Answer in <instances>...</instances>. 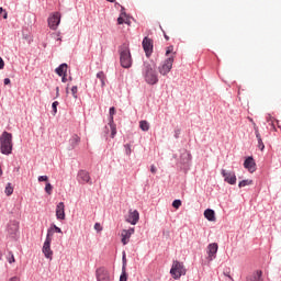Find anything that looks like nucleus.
Wrapping results in <instances>:
<instances>
[{"instance_id":"nucleus-1","label":"nucleus","mask_w":281,"mask_h":281,"mask_svg":"<svg viewBox=\"0 0 281 281\" xmlns=\"http://www.w3.org/2000/svg\"><path fill=\"white\" fill-rule=\"evenodd\" d=\"M142 74H143L144 80L147 85L154 86V85L158 83L159 78L156 72V67L153 63L144 61L143 68H142Z\"/></svg>"},{"instance_id":"nucleus-2","label":"nucleus","mask_w":281,"mask_h":281,"mask_svg":"<svg viewBox=\"0 0 281 281\" xmlns=\"http://www.w3.org/2000/svg\"><path fill=\"white\" fill-rule=\"evenodd\" d=\"M119 53H120V64L123 68H131L133 64L132 55H131V49L130 45L127 43H123L119 47Z\"/></svg>"},{"instance_id":"nucleus-3","label":"nucleus","mask_w":281,"mask_h":281,"mask_svg":"<svg viewBox=\"0 0 281 281\" xmlns=\"http://www.w3.org/2000/svg\"><path fill=\"white\" fill-rule=\"evenodd\" d=\"M13 136L10 134V132H2V135L0 136V153L2 155H11L13 150V143H12Z\"/></svg>"},{"instance_id":"nucleus-4","label":"nucleus","mask_w":281,"mask_h":281,"mask_svg":"<svg viewBox=\"0 0 281 281\" xmlns=\"http://www.w3.org/2000/svg\"><path fill=\"white\" fill-rule=\"evenodd\" d=\"M187 273V270L183 266V263L179 261H173L172 267L170 269V274L173 279H180L181 276H184Z\"/></svg>"},{"instance_id":"nucleus-5","label":"nucleus","mask_w":281,"mask_h":281,"mask_svg":"<svg viewBox=\"0 0 281 281\" xmlns=\"http://www.w3.org/2000/svg\"><path fill=\"white\" fill-rule=\"evenodd\" d=\"M52 241L50 234L46 235V240L44 241V246L42 247V254L48 260H53L54 251L52 250Z\"/></svg>"},{"instance_id":"nucleus-6","label":"nucleus","mask_w":281,"mask_h":281,"mask_svg":"<svg viewBox=\"0 0 281 281\" xmlns=\"http://www.w3.org/2000/svg\"><path fill=\"white\" fill-rule=\"evenodd\" d=\"M175 57H168L167 59L164 60V63L159 66V74L162 76L168 75L173 66Z\"/></svg>"},{"instance_id":"nucleus-7","label":"nucleus","mask_w":281,"mask_h":281,"mask_svg":"<svg viewBox=\"0 0 281 281\" xmlns=\"http://www.w3.org/2000/svg\"><path fill=\"white\" fill-rule=\"evenodd\" d=\"M61 14L60 12H53L50 16H48V27L50 30L56 31L60 24Z\"/></svg>"},{"instance_id":"nucleus-8","label":"nucleus","mask_w":281,"mask_h":281,"mask_svg":"<svg viewBox=\"0 0 281 281\" xmlns=\"http://www.w3.org/2000/svg\"><path fill=\"white\" fill-rule=\"evenodd\" d=\"M97 281H113L111 273L108 269L101 267L95 270Z\"/></svg>"},{"instance_id":"nucleus-9","label":"nucleus","mask_w":281,"mask_h":281,"mask_svg":"<svg viewBox=\"0 0 281 281\" xmlns=\"http://www.w3.org/2000/svg\"><path fill=\"white\" fill-rule=\"evenodd\" d=\"M142 46L146 57H150L154 52V41L150 37L145 36L143 38Z\"/></svg>"},{"instance_id":"nucleus-10","label":"nucleus","mask_w":281,"mask_h":281,"mask_svg":"<svg viewBox=\"0 0 281 281\" xmlns=\"http://www.w3.org/2000/svg\"><path fill=\"white\" fill-rule=\"evenodd\" d=\"M221 175L224 178V181L231 186H235L237 183V177L235 172H227L226 170H222Z\"/></svg>"},{"instance_id":"nucleus-11","label":"nucleus","mask_w":281,"mask_h":281,"mask_svg":"<svg viewBox=\"0 0 281 281\" xmlns=\"http://www.w3.org/2000/svg\"><path fill=\"white\" fill-rule=\"evenodd\" d=\"M125 221L131 225H136L139 222V212L137 210H130Z\"/></svg>"},{"instance_id":"nucleus-12","label":"nucleus","mask_w":281,"mask_h":281,"mask_svg":"<svg viewBox=\"0 0 281 281\" xmlns=\"http://www.w3.org/2000/svg\"><path fill=\"white\" fill-rule=\"evenodd\" d=\"M135 234V228L124 229L121 232V243L123 245H127L132 235Z\"/></svg>"},{"instance_id":"nucleus-13","label":"nucleus","mask_w":281,"mask_h":281,"mask_svg":"<svg viewBox=\"0 0 281 281\" xmlns=\"http://www.w3.org/2000/svg\"><path fill=\"white\" fill-rule=\"evenodd\" d=\"M218 251V245L216 243L210 244L207 246V260L213 261L216 258Z\"/></svg>"},{"instance_id":"nucleus-14","label":"nucleus","mask_w":281,"mask_h":281,"mask_svg":"<svg viewBox=\"0 0 281 281\" xmlns=\"http://www.w3.org/2000/svg\"><path fill=\"white\" fill-rule=\"evenodd\" d=\"M244 168L251 173H254L257 170V165L252 156H249L248 158H246L244 162Z\"/></svg>"},{"instance_id":"nucleus-15","label":"nucleus","mask_w":281,"mask_h":281,"mask_svg":"<svg viewBox=\"0 0 281 281\" xmlns=\"http://www.w3.org/2000/svg\"><path fill=\"white\" fill-rule=\"evenodd\" d=\"M55 215L57 216V220H59V221H65L66 220L65 204L63 202L57 204Z\"/></svg>"},{"instance_id":"nucleus-16","label":"nucleus","mask_w":281,"mask_h":281,"mask_svg":"<svg viewBox=\"0 0 281 281\" xmlns=\"http://www.w3.org/2000/svg\"><path fill=\"white\" fill-rule=\"evenodd\" d=\"M77 178H78V181L81 182V183H90V184H92L91 183L90 175L87 171L80 170L78 172Z\"/></svg>"},{"instance_id":"nucleus-17","label":"nucleus","mask_w":281,"mask_h":281,"mask_svg":"<svg viewBox=\"0 0 281 281\" xmlns=\"http://www.w3.org/2000/svg\"><path fill=\"white\" fill-rule=\"evenodd\" d=\"M80 136H77V134H74L71 138H69V150L75 149L80 144Z\"/></svg>"},{"instance_id":"nucleus-18","label":"nucleus","mask_w":281,"mask_h":281,"mask_svg":"<svg viewBox=\"0 0 281 281\" xmlns=\"http://www.w3.org/2000/svg\"><path fill=\"white\" fill-rule=\"evenodd\" d=\"M246 281H263L262 279V271H257L249 277H247Z\"/></svg>"},{"instance_id":"nucleus-19","label":"nucleus","mask_w":281,"mask_h":281,"mask_svg":"<svg viewBox=\"0 0 281 281\" xmlns=\"http://www.w3.org/2000/svg\"><path fill=\"white\" fill-rule=\"evenodd\" d=\"M67 68H68V65L66 63H63L61 65H59V67H57V69H55V72H57L59 77H63L66 75Z\"/></svg>"},{"instance_id":"nucleus-20","label":"nucleus","mask_w":281,"mask_h":281,"mask_svg":"<svg viewBox=\"0 0 281 281\" xmlns=\"http://www.w3.org/2000/svg\"><path fill=\"white\" fill-rule=\"evenodd\" d=\"M204 217L210 221V222H215L216 217H215V212L213 210H206L204 211Z\"/></svg>"},{"instance_id":"nucleus-21","label":"nucleus","mask_w":281,"mask_h":281,"mask_svg":"<svg viewBox=\"0 0 281 281\" xmlns=\"http://www.w3.org/2000/svg\"><path fill=\"white\" fill-rule=\"evenodd\" d=\"M181 158V164H189L192 159L191 154H189V151H182V154L180 155Z\"/></svg>"},{"instance_id":"nucleus-22","label":"nucleus","mask_w":281,"mask_h":281,"mask_svg":"<svg viewBox=\"0 0 281 281\" xmlns=\"http://www.w3.org/2000/svg\"><path fill=\"white\" fill-rule=\"evenodd\" d=\"M54 233L57 234H63L61 228L57 227L56 225L50 226V228H48V233L46 235L50 234V238L53 239Z\"/></svg>"},{"instance_id":"nucleus-23","label":"nucleus","mask_w":281,"mask_h":281,"mask_svg":"<svg viewBox=\"0 0 281 281\" xmlns=\"http://www.w3.org/2000/svg\"><path fill=\"white\" fill-rule=\"evenodd\" d=\"M139 128L143 132H148L149 128H150V125H149L148 121H139Z\"/></svg>"},{"instance_id":"nucleus-24","label":"nucleus","mask_w":281,"mask_h":281,"mask_svg":"<svg viewBox=\"0 0 281 281\" xmlns=\"http://www.w3.org/2000/svg\"><path fill=\"white\" fill-rule=\"evenodd\" d=\"M97 78L101 82V87H105V74L103 71L97 72Z\"/></svg>"},{"instance_id":"nucleus-25","label":"nucleus","mask_w":281,"mask_h":281,"mask_svg":"<svg viewBox=\"0 0 281 281\" xmlns=\"http://www.w3.org/2000/svg\"><path fill=\"white\" fill-rule=\"evenodd\" d=\"M109 127H110V131H111V138H114L117 131H116V125L114 122H109Z\"/></svg>"},{"instance_id":"nucleus-26","label":"nucleus","mask_w":281,"mask_h":281,"mask_svg":"<svg viewBox=\"0 0 281 281\" xmlns=\"http://www.w3.org/2000/svg\"><path fill=\"white\" fill-rule=\"evenodd\" d=\"M13 192H14V189H13L12 184L7 183V189H4V194H7V196H10L13 194Z\"/></svg>"},{"instance_id":"nucleus-27","label":"nucleus","mask_w":281,"mask_h":281,"mask_svg":"<svg viewBox=\"0 0 281 281\" xmlns=\"http://www.w3.org/2000/svg\"><path fill=\"white\" fill-rule=\"evenodd\" d=\"M128 279V276H127V272L125 270V265L122 266V273L120 276V280L119 281H127Z\"/></svg>"},{"instance_id":"nucleus-28","label":"nucleus","mask_w":281,"mask_h":281,"mask_svg":"<svg viewBox=\"0 0 281 281\" xmlns=\"http://www.w3.org/2000/svg\"><path fill=\"white\" fill-rule=\"evenodd\" d=\"M252 184H254L252 180H244L238 183V188H245V187L252 186Z\"/></svg>"},{"instance_id":"nucleus-29","label":"nucleus","mask_w":281,"mask_h":281,"mask_svg":"<svg viewBox=\"0 0 281 281\" xmlns=\"http://www.w3.org/2000/svg\"><path fill=\"white\" fill-rule=\"evenodd\" d=\"M254 130H255V135H256L257 140L260 142V139H262V136H261V134L259 132V127L257 126L256 123H254Z\"/></svg>"},{"instance_id":"nucleus-30","label":"nucleus","mask_w":281,"mask_h":281,"mask_svg":"<svg viewBox=\"0 0 281 281\" xmlns=\"http://www.w3.org/2000/svg\"><path fill=\"white\" fill-rule=\"evenodd\" d=\"M109 115H110L109 122L113 123L114 122V115H115V108H110L109 109Z\"/></svg>"},{"instance_id":"nucleus-31","label":"nucleus","mask_w":281,"mask_h":281,"mask_svg":"<svg viewBox=\"0 0 281 281\" xmlns=\"http://www.w3.org/2000/svg\"><path fill=\"white\" fill-rule=\"evenodd\" d=\"M71 95L74 99H78V87L77 86H72V88L70 89Z\"/></svg>"},{"instance_id":"nucleus-32","label":"nucleus","mask_w":281,"mask_h":281,"mask_svg":"<svg viewBox=\"0 0 281 281\" xmlns=\"http://www.w3.org/2000/svg\"><path fill=\"white\" fill-rule=\"evenodd\" d=\"M53 186L50 183H46V188H44V191H46V193L48 195H50L53 193Z\"/></svg>"},{"instance_id":"nucleus-33","label":"nucleus","mask_w":281,"mask_h":281,"mask_svg":"<svg viewBox=\"0 0 281 281\" xmlns=\"http://www.w3.org/2000/svg\"><path fill=\"white\" fill-rule=\"evenodd\" d=\"M182 205V202L180 200H175L172 202V207H175L176 210L180 209Z\"/></svg>"},{"instance_id":"nucleus-34","label":"nucleus","mask_w":281,"mask_h":281,"mask_svg":"<svg viewBox=\"0 0 281 281\" xmlns=\"http://www.w3.org/2000/svg\"><path fill=\"white\" fill-rule=\"evenodd\" d=\"M59 105V102L58 101H54L53 102V115H56L58 110H57V106Z\"/></svg>"},{"instance_id":"nucleus-35","label":"nucleus","mask_w":281,"mask_h":281,"mask_svg":"<svg viewBox=\"0 0 281 281\" xmlns=\"http://www.w3.org/2000/svg\"><path fill=\"white\" fill-rule=\"evenodd\" d=\"M258 148L260 150H265V148H266V145H265L262 138H259V140H258Z\"/></svg>"},{"instance_id":"nucleus-36","label":"nucleus","mask_w":281,"mask_h":281,"mask_svg":"<svg viewBox=\"0 0 281 281\" xmlns=\"http://www.w3.org/2000/svg\"><path fill=\"white\" fill-rule=\"evenodd\" d=\"M7 261H9V263H14L15 262V258H14V255L12 252H9V258H7Z\"/></svg>"},{"instance_id":"nucleus-37","label":"nucleus","mask_w":281,"mask_h":281,"mask_svg":"<svg viewBox=\"0 0 281 281\" xmlns=\"http://www.w3.org/2000/svg\"><path fill=\"white\" fill-rule=\"evenodd\" d=\"M124 148H125V154H126L127 156H130V155L132 154V147H131V145H124Z\"/></svg>"},{"instance_id":"nucleus-38","label":"nucleus","mask_w":281,"mask_h":281,"mask_svg":"<svg viewBox=\"0 0 281 281\" xmlns=\"http://www.w3.org/2000/svg\"><path fill=\"white\" fill-rule=\"evenodd\" d=\"M124 23H125L124 15H120V16L117 18V24H119V25H122V24H124Z\"/></svg>"},{"instance_id":"nucleus-39","label":"nucleus","mask_w":281,"mask_h":281,"mask_svg":"<svg viewBox=\"0 0 281 281\" xmlns=\"http://www.w3.org/2000/svg\"><path fill=\"white\" fill-rule=\"evenodd\" d=\"M37 181H40V182H47L48 181V177L47 176H42V177L37 178Z\"/></svg>"},{"instance_id":"nucleus-40","label":"nucleus","mask_w":281,"mask_h":281,"mask_svg":"<svg viewBox=\"0 0 281 281\" xmlns=\"http://www.w3.org/2000/svg\"><path fill=\"white\" fill-rule=\"evenodd\" d=\"M93 228H94V231H97V232H102V229H103L102 226H101V224H98V223L94 224Z\"/></svg>"},{"instance_id":"nucleus-41","label":"nucleus","mask_w":281,"mask_h":281,"mask_svg":"<svg viewBox=\"0 0 281 281\" xmlns=\"http://www.w3.org/2000/svg\"><path fill=\"white\" fill-rule=\"evenodd\" d=\"M122 261H123L124 270L126 271V255L125 254H123Z\"/></svg>"},{"instance_id":"nucleus-42","label":"nucleus","mask_w":281,"mask_h":281,"mask_svg":"<svg viewBox=\"0 0 281 281\" xmlns=\"http://www.w3.org/2000/svg\"><path fill=\"white\" fill-rule=\"evenodd\" d=\"M173 52V46H168L166 50V55H169Z\"/></svg>"},{"instance_id":"nucleus-43","label":"nucleus","mask_w":281,"mask_h":281,"mask_svg":"<svg viewBox=\"0 0 281 281\" xmlns=\"http://www.w3.org/2000/svg\"><path fill=\"white\" fill-rule=\"evenodd\" d=\"M150 172H151L153 175H155V173L157 172V168L155 167V165H151V166H150Z\"/></svg>"},{"instance_id":"nucleus-44","label":"nucleus","mask_w":281,"mask_h":281,"mask_svg":"<svg viewBox=\"0 0 281 281\" xmlns=\"http://www.w3.org/2000/svg\"><path fill=\"white\" fill-rule=\"evenodd\" d=\"M121 16H126L125 8L121 7Z\"/></svg>"},{"instance_id":"nucleus-45","label":"nucleus","mask_w":281,"mask_h":281,"mask_svg":"<svg viewBox=\"0 0 281 281\" xmlns=\"http://www.w3.org/2000/svg\"><path fill=\"white\" fill-rule=\"evenodd\" d=\"M11 83V79L10 78H4V86H9Z\"/></svg>"},{"instance_id":"nucleus-46","label":"nucleus","mask_w":281,"mask_h":281,"mask_svg":"<svg viewBox=\"0 0 281 281\" xmlns=\"http://www.w3.org/2000/svg\"><path fill=\"white\" fill-rule=\"evenodd\" d=\"M9 281H21V279L18 277H13V278L9 279Z\"/></svg>"},{"instance_id":"nucleus-47","label":"nucleus","mask_w":281,"mask_h":281,"mask_svg":"<svg viewBox=\"0 0 281 281\" xmlns=\"http://www.w3.org/2000/svg\"><path fill=\"white\" fill-rule=\"evenodd\" d=\"M61 82H67V77H66V75H61Z\"/></svg>"},{"instance_id":"nucleus-48","label":"nucleus","mask_w":281,"mask_h":281,"mask_svg":"<svg viewBox=\"0 0 281 281\" xmlns=\"http://www.w3.org/2000/svg\"><path fill=\"white\" fill-rule=\"evenodd\" d=\"M2 19L7 20L8 19V12L4 11V13L2 14Z\"/></svg>"},{"instance_id":"nucleus-49","label":"nucleus","mask_w":281,"mask_h":281,"mask_svg":"<svg viewBox=\"0 0 281 281\" xmlns=\"http://www.w3.org/2000/svg\"><path fill=\"white\" fill-rule=\"evenodd\" d=\"M248 121L250 122V123H252V126H255V121H254V119H250V116H248Z\"/></svg>"},{"instance_id":"nucleus-50","label":"nucleus","mask_w":281,"mask_h":281,"mask_svg":"<svg viewBox=\"0 0 281 281\" xmlns=\"http://www.w3.org/2000/svg\"><path fill=\"white\" fill-rule=\"evenodd\" d=\"M164 37H165V40H166V41H169V40H170V37H169V36H167V34H166V33H164Z\"/></svg>"},{"instance_id":"nucleus-51","label":"nucleus","mask_w":281,"mask_h":281,"mask_svg":"<svg viewBox=\"0 0 281 281\" xmlns=\"http://www.w3.org/2000/svg\"><path fill=\"white\" fill-rule=\"evenodd\" d=\"M57 91V98L59 97V88H56Z\"/></svg>"},{"instance_id":"nucleus-52","label":"nucleus","mask_w":281,"mask_h":281,"mask_svg":"<svg viewBox=\"0 0 281 281\" xmlns=\"http://www.w3.org/2000/svg\"><path fill=\"white\" fill-rule=\"evenodd\" d=\"M108 2H110V3H115V0H108Z\"/></svg>"},{"instance_id":"nucleus-53","label":"nucleus","mask_w":281,"mask_h":281,"mask_svg":"<svg viewBox=\"0 0 281 281\" xmlns=\"http://www.w3.org/2000/svg\"><path fill=\"white\" fill-rule=\"evenodd\" d=\"M69 93V90H68V88H66V94H68Z\"/></svg>"},{"instance_id":"nucleus-54","label":"nucleus","mask_w":281,"mask_h":281,"mask_svg":"<svg viewBox=\"0 0 281 281\" xmlns=\"http://www.w3.org/2000/svg\"><path fill=\"white\" fill-rule=\"evenodd\" d=\"M228 279L233 280V278L231 276H226Z\"/></svg>"},{"instance_id":"nucleus-55","label":"nucleus","mask_w":281,"mask_h":281,"mask_svg":"<svg viewBox=\"0 0 281 281\" xmlns=\"http://www.w3.org/2000/svg\"><path fill=\"white\" fill-rule=\"evenodd\" d=\"M57 41H61V38H60V37H57Z\"/></svg>"}]
</instances>
